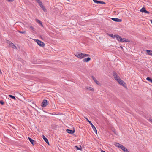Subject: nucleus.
Here are the masks:
<instances>
[{"label":"nucleus","mask_w":152,"mask_h":152,"mask_svg":"<svg viewBox=\"0 0 152 152\" xmlns=\"http://www.w3.org/2000/svg\"><path fill=\"white\" fill-rule=\"evenodd\" d=\"M34 40L35 41L37 44L40 46L43 47L45 45V44L42 42L40 41L37 39H34Z\"/></svg>","instance_id":"1"},{"label":"nucleus","mask_w":152,"mask_h":152,"mask_svg":"<svg viewBox=\"0 0 152 152\" xmlns=\"http://www.w3.org/2000/svg\"><path fill=\"white\" fill-rule=\"evenodd\" d=\"M86 119L87 121L88 122L89 124H90L91 126L94 130V131L95 132V133H97V131L95 127L94 126V125L92 124V123L91 121H89L87 118H86Z\"/></svg>","instance_id":"2"},{"label":"nucleus","mask_w":152,"mask_h":152,"mask_svg":"<svg viewBox=\"0 0 152 152\" xmlns=\"http://www.w3.org/2000/svg\"><path fill=\"white\" fill-rule=\"evenodd\" d=\"M113 76L115 79L117 81L118 80H120V78L118 75L115 72H114L113 73Z\"/></svg>","instance_id":"3"},{"label":"nucleus","mask_w":152,"mask_h":152,"mask_svg":"<svg viewBox=\"0 0 152 152\" xmlns=\"http://www.w3.org/2000/svg\"><path fill=\"white\" fill-rule=\"evenodd\" d=\"M75 56L79 58L82 59L83 58V53H76Z\"/></svg>","instance_id":"4"},{"label":"nucleus","mask_w":152,"mask_h":152,"mask_svg":"<svg viewBox=\"0 0 152 152\" xmlns=\"http://www.w3.org/2000/svg\"><path fill=\"white\" fill-rule=\"evenodd\" d=\"M47 101L46 100H43L41 105L43 107H46L47 105Z\"/></svg>","instance_id":"5"},{"label":"nucleus","mask_w":152,"mask_h":152,"mask_svg":"<svg viewBox=\"0 0 152 152\" xmlns=\"http://www.w3.org/2000/svg\"><path fill=\"white\" fill-rule=\"evenodd\" d=\"M117 82L119 84H120V85L124 86H125V83L124 82V81L121 79H120V80H118Z\"/></svg>","instance_id":"6"},{"label":"nucleus","mask_w":152,"mask_h":152,"mask_svg":"<svg viewBox=\"0 0 152 152\" xmlns=\"http://www.w3.org/2000/svg\"><path fill=\"white\" fill-rule=\"evenodd\" d=\"M93 1L94 2L97 4H105V2L102 1H98L97 0H93Z\"/></svg>","instance_id":"7"},{"label":"nucleus","mask_w":152,"mask_h":152,"mask_svg":"<svg viewBox=\"0 0 152 152\" xmlns=\"http://www.w3.org/2000/svg\"><path fill=\"white\" fill-rule=\"evenodd\" d=\"M92 78L93 79L94 81L95 82L97 85H99L100 84V83L99 82L97 81V80H96V79L93 76H91Z\"/></svg>","instance_id":"8"},{"label":"nucleus","mask_w":152,"mask_h":152,"mask_svg":"<svg viewBox=\"0 0 152 152\" xmlns=\"http://www.w3.org/2000/svg\"><path fill=\"white\" fill-rule=\"evenodd\" d=\"M91 59L90 58L88 57L87 58H85L83 60V62H87L90 61Z\"/></svg>","instance_id":"9"},{"label":"nucleus","mask_w":152,"mask_h":152,"mask_svg":"<svg viewBox=\"0 0 152 152\" xmlns=\"http://www.w3.org/2000/svg\"><path fill=\"white\" fill-rule=\"evenodd\" d=\"M66 132L69 134H72L74 133L75 132L74 130H71L69 129H67L66 130Z\"/></svg>","instance_id":"10"},{"label":"nucleus","mask_w":152,"mask_h":152,"mask_svg":"<svg viewBox=\"0 0 152 152\" xmlns=\"http://www.w3.org/2000/svg\"><path fill=\"white\" fill-rule=\"evenodd\" d=\"M112 20H113V21H116V22H120L121 21V19H119L118 18H112Z\"/></svg>","instance_id":"11"},{"label":"nucleus","mask_w":152,"mask_h":152,"mask_svg":"<svg viewBox=\"0 0 152 152\" xmlns=\"http://www.w3.org/2000/svg\"><path fill=\"white\" fill-rule=\"evenodd\" d=\"M115 37L117 39L118 41H119L120 42L121 41V37L119 35H115Z\"/></svg>","instance_id":"12"},{"label":"nucleus","mask_w":152,"mask_h":152,"mask_svg":"<svg viewBox=\"0 0 152 152\" xmlns=\"http://www.w3.org/2000/svg\"><path fill=\"white\" fill-rule=\"evenodd\" d=\"M130 41L129 40H127L126 38H122L121 39V41H120L121 42H129Z\"/></svg>","instance_id":"13"},{"label":"nucleus","mask_w":152,"mask_h":152,"mask_svg":"<svg viewBox=\"0 0 152 152\" xmlns=\"http://www.w3.org/2000/svg\"><path fill=\"white\" fill-rule=\"evenodd\" d=\"M42 138H43V139L44 140H45V141L48 144V145H49V142L48 140V139H47V138L44 135H42Z\"/></svg>","instance_id":"14"},{"label":"nucleus","mask_w":152,"mask_h":152,"mask_svg":"<svg viewBox=\"0 0 152 152\" xmlns=\"http://www.w3.org/2000/svg\"><path fill=\"white\" fill-rule=\"evenodd\" d=\"M146 51L148 55L152 56V51L149 50H146Z\"/></svg>","instance_id":"15"},{"label":"nucleus","mask_w":152,"mask_h":152,"mask_svg":"<svg viewBox=\"0 0 152 152\" xmlns=\"http://www.w3.org/2000/svg\"><path fill=\"white\" fill-rule=\"evenodd\" d=\"M35 21L38 23L39 24L41 25V26H43V25H42V22L38 19H35Z\"/></svg>","instance_id":"16"},{"label":"nucleus","mask_w":152,"mask_h":152,"mask_svg":"<svg viewBox=\"0 0 152 152\" xmlns=\"http://www.w3.org/2000/svg\"><path fill=\"white\" fill-rule=\"evenodd\" d=\"M86 89L87 90H88L90 91H94V89L92 87H86Z\"/></svg>","instance_id":"17"},{"label":"nucleus","mask_w":152,"mask_h":152,"mask_svg":"<svg viewBox=\"0 0 152 152\" xmlns=\"http://www.w3.org/2000/svg\"><path fill=\"white\" fill-rule=\"evenodd\" d=\"M28 139L30 141L32 145H34V142H35V141L34 140H33V139H32L30 137H28Z\"/></svg>","instance_id":"18"},{"label":"nucleus","mask_w":152,"mask_h":152,"mask_svg":"<svg viewBox=\"0 0 152 152\" xmlns=\"http://www.w3.org/2000/svg\"><path fill=\"white\" fill-rule=\"evenodd\" d=\"M114 145L118 147L119 148H120V147H121V146L122 145L120 144L119 143H117V142H115Z\"/></svg>","instance_id":"19"},{"label":"nucleus","mask_w":152,"mask_h":152,"mask_svg":"<svg viewBox=\"0 0 152 152\" xmlns=\"http://www.w3.org/2000/svg\"><path fill=\"white\" fill-rule=\"evenodd\" d=\"M107 34L108 36H109L110 37H111L113 38H115V35H113V34H108V33H107Z\"/></svg>","instance_id":"20"},{"label":"nucleus","mask_w":152,"mask_h":152,"mask_svg":"<svg viewBox=\"0 0 152 152\" xmlns=\"http://www.w3.org/2000/svg\"><path fill=\"white\" fill-rule=\"evenodd\" d=\"M145 10H146L145 8L144 7H143L141 9L140 11L142 12L145 13Z\"/></svg>","instance_id":"21"},{"label":"nucleus","mask_w":152,"mask_h":152,"mask_svg":"<svg viewBox=\"0 0 152 152\" xmlns=\"http://www.w3.org/2000/svg\"><path fill=\"white\" fill-rule=\"evenodd\" d=\"M7 43L10 46H11L12 43L10 41H7Z\"/></svg>","instance_id":"22"},{"label":"nucleus","mask_w":152,"mask_h":152,"mask_svg":"<svg viewBox=\"0 0 152 152\" xmlns=\"http://www.w3.org/2000/svg\"><path fill=\"white\" fill-rule=\"evenodd\" d=\"M146 80L152 83V79L151 78L148 77L146 78Z\"/></svg>","instance_id":"23"},{"label":"nucleus","mask_w":152,"mask_h":152,"mask_svg":"<svg viewBox=\"0 0 152 152\" xmlns=\"http://www.w3.org/2000/svg\"><path fill=\"white\" fill-rule=\"evenodd\" d=\"M10 47H11L12 48L14 49H16V47L13 43Z\"/></svg>","instance_id":"24"},{"label":"nucleus","mask_w":152,"mask_h":152,"mask_svg":"<svg viewBox=\"0 0 152 152\" xmlns=\"http://www.w3.org/2000/svg\"><path fill=\"white\" fill-rule=\"evenodd\" d=\"M9 96L10 98H11L15 100V99H16L15 97L14 96H13L11 95H9Z\"/></svg>","instance_id":"25"},{"label":"nucleus","mask_w":152,"mask_h":152,"mask_svg":"<svg viewBox=\"0 0 152 152\" xmlns=\"http://www.w3.org/2000/svg\"><path fill=\"white\" fill-rule=\"evenodd\" d=\"M120 148L122 150L124 151V150L125 149H126V148L125 147H124V146H123V145H122L121 146V147H120Z\"/></svg>","instance_id":"26"},{"label":"nucleus","mask_w":152,"mask_h":152,"mask_svg":"<svg viewBox=\"0 0 152 152\" xmlns=\"http://www.w3.org/2000/svg\"><path fill=\"white\" fill-rule=\"evenodd\" d=\"M89 55L88 54L83 53V58L89 56Z\"/></svg>","instance_id":"27"},{"label":"nucleus","mask_w":152,"mask_h":152,"mask_svg":"<svg viewBox=\"0 0 152 152\" xmlns=\"http://www.w3.org/2000/svg\"><path fill=\"white\" fill-rule=\"evenodd\" d=\"M18 32L22 34H25L26 33V31H18Z\"/></svg>","instance_id":"28"},{"label":"nucleus","mask_w":152,"mask_h":152,"mask_svg":"<svg viewBox=\"0 0 152 152\" xmlns=\"http://www.w3.org/2000/svg\"><path fill=\"white\" fill-rule=\"evenodd\" d=\"M75 147L76 148V149L78 150H81V148H79L77 146H75Z\"/></svg>","instance_id":"29"},{"label":"nucleus","mask_w":152,"mask_h":152,"mask_svg":"<svg viewBox=\"0 0 152 152\" xmlns=\"http://www.w3.org/2000/svg\"><path fill=\"white\" fill-rule=\"evenodd\" d=\"M39 5H40V7L41 8H42V7H44V6H43V4H42V2H41V3H39Z\"/></svg>","instance_id":"30"},{"label":"nucleus","mask_w":152,"mask_h":152,"mask_svg":"<svg viewBox=\"0 0 152 152\" xmlns=\"http://www.w3.org/2000/svg\"><path fill=\"white\" fill-rule=\"evenodd\" d=\"M123 151H124V152H129L127 149H126H126H125Z\"/></svg>","instance_id":"31"},{"label":"nucleus","mask_w":152,"mask_h":152,"mask_svg":"<svg viewBox=\"0 0 152 152\" xmlns=\"http://www.w3.org/2000/svg\"><path fill=\"white\" fill-rule=\"evenodd\" d=\"M0 103L1 104H3L4 103L3 100H1L0 101Z\"/></svg>","instance_id":"32"},{"label":"nucleus","mask_w":152,"mask_h":152,"mask_svg":"<svg viewBox=\"0 0 152 152\" xmlns=\"http://www.w3.org/2000/svg\"><path fill=\"white\" fill-rule=\"evenodd\" d=\"M41 8H42V10L44 11H46V10L44 7H42Z\"/></svg>","instance_id":"33"},{"label":"nucleus","mask_w":152,"mask_h":152,"mask_svg":"<svg viewBox=\"0 0 152 152\" xmlns=\"http://www.w3.org/2000/svg\"><path fill=\"white\" fill-rule=\"evenodd\" d=\"M39 4L42 2L40 0H35Z\"/></svg>","instance_id":"34"},{"label":"nucleus","mask_w":152,"mask_h":152,"mask_svg":"<svg viewBox=\"0 0 152 152\" xmlns=\"http://www.w3.org/2000/svg\"><path fill=\"white\" fill-rule=\"evenodd\" d=\"M30 27L32 30H33V31H34V28L33 26H30Z\"/></svg>","instance_id":"35"},{"label":"nucleus","mask_w":152,"mask_h":152,"mask_svg":"<svg viewBox=\"0 0 152 152\" xmlns=\"http://www.w3.org/2000/svg\"><path fill=\"white\" fill-rule=\"evenodd\" d=\"M145 13H147L148 14L149 13V12H148V11H147L146 10H145Z\"/></svg>","instance_id":"36"},{"label":"nucleus","mask_w":152,"mask_h":152,"mask_svg":"<svg viewBox=\"0 0 152 152\" xmlns=\"http://www.w3.org/2000/svg\"><path fill=\"white\" fill-rule=\"evenodd\" d=\"M149 121L151 123H152V119H149Z\"/></svg>","instance_id":"37"},{"label":"nucleus","mask_w":152,"mask_h":152,"mask_svg":"<svg viewBox=\"0 0 152 152\" xmlns=\"http://www.w3.org/2000/svg\"><path fill=\"white\" fill-rule=\"evenodd\" d=\"M101 152H105V151H104L102 150H101Z\"/></svg>","instance_id":"38"},{"label":"nucleus","mask_w":152,"mask_h":152,"mask_svg":"<svg viewBox=\"0 0 152 152\" xmlns=\"http://www.w3.org/2000/svg\"><path fill=\"white\" fill-rule=\"evenodd\" d=\"M120 48H121L122 49H123V48L121 46H120Z\"/></svg>","instance_id":"39"},{"label":"nucleus","mask_w":152,"mask_h":152,"mask_svg":"<svg viewBox=\"0 0 152 152\" xmlns=\"http://www.w3.org/2000/svg\"><path fill=\"white\" fill-rule=\"evenodd\" d=\"M151 23L152 24V19L151 20Z\"/></svg>","instance_id":"40"}]
</instances>
